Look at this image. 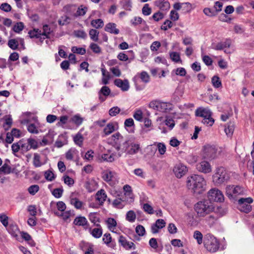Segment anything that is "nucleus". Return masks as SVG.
I'll use <instances>...</instances> for the list:
<instances>
[{"mask_svg":"<svg viewBox=\"0 0 254 254\" xmlns=\"http://www.w3.org/2000/svg\"><path fill=\"white\" fill-rule=\"evenodd\" d=\"M187 185L189 189L196 196L205 190L206 183L202 176L194 174L188 178Z\"/></svg>","mask_w":254,"mask_h":254,"instance_id":"1","label":"nucleus"},{"mask_svg":"<svg viewBox=\"0 0 254 254\" xmlns=\"http://www.w3.org/2000/svg\"><path fill=\"white\" fill-rule=\"evenodd\" d=\"M214 206L207 200L200 201L194 205V209L199 217H204L213 211Z\"/></svg>","mask_w":254,"mask_h":254,"instance_id":"2","label":"nucleus"},{"mask_svg":"<svg viewBox=\"0 0 254 254\" xmlns=\"http://www.w3.org/2000/svg\"><path fill=\"white\" fill-rule=\"evenodd\" d=\"M204 245L207 250L210 252H215L219 248V243L217 239L210 234H207L204 239Z\"/></svg>","mask_w":254,"mask_h":254,"instance_id":"3","label":"nucleus"},{"mask_svg":"<svg viewBox=\"0 0 254 254\" xmlns=\"http://www.w3.org/2000/svg\"><path fill=\"white\" fill-rule=\"evenodd\" d=\"M212 178L213 183L218 186L227 181L229 177L225 169L219 167L216 168V172L213 175Z\"/></svg>","mask_w":254,"mask_h":254,"instance_id":"4","label":"nucleus"},{"mask_svg":"<svg viewBox=\"0 0 254 254\" xmlns=\"http://www.w3.org/2000/svg\"><path fill=\"white\" fill-rule=\"evenodd\" d=\"M218 148L214 145L206 144L203 147L202 158L207 160H212L218 156Z\"/></svg>","mask_w":254,"mask_h":254,"instance_id":"5","label":"nucleus"},{"mask_svg":"<svg viewBox=\"0 0 254 254\" xmlns=\"http://www.w3.org/2000/svg\"><path fill=\"white\" fill-rule=\"evenodd\" d=\"M195 115L203 117V120L202 122L209 126H212L214 123V120L211 117L212 113L208 109L199 108L195 111Z\"/></svg>","mask_w":254,"mask_h":254,"instance_id":"6","label":"nucleus"},{"mask_svg":"<svg viewBox=\"0 0 254 254\" xmlns=\"http://www.w3.org/2000/svg\"><path fill=\"white\" fill-rule=\"evenodd\" d=\"M253 202L251 197L241 198L239 201V209L242 212L248 213L252 210V206L250 205Z\"/></svg>","mask_w":254,"mask_h":254,"instance_id":"7","label":"nucleus"},{"mask_svg":"<svg viewBox=\"0 0 254 254\" xmlns=\"http://www.w3.org/2000/svg\"><path fill=\"white\" fill-rule=\"evenodd\" d=\"M207 197L210 201L222 202L224 197L220 190L216 189L210 190L207 193Z\"/></svg>","mask_w":254,"mask_h":254,"instance_id":"8","label":"nucleus"},{"mask_svg":"<svg viewBox=\"0 0 254 254\" xmlns=\"http://www.w3.org/2000/svg\"><path fill=\"white\" fill-rule=\"evenodd\" d=\"M243 190L239 186H229L226 188V194L230 199L234 198L238 195L241 194Z\"/></svg>","mask_w":254,"mask_h":254,"instance_id":"9","label":"nucleus"},{"mask_svg":"<svg viewBox=\"0 0 254 254\" xmlns=\"http://www.w3.org/2000/svg\"><path fill=\"white\" fill-rule=\"evenodd\" d=\"M196 169L198 171L204 174L210 173L212 171L210 164L206 161H203L197 164Z\"/></svg>","mask_w":254,"mask_h":254,"instance_id":"10","label":"nucleus"},{"mask_svg":"<svg viewBox=\"0 0 254 254\" xmlns=\"http://www.w3.org/2000/svg\"><path fill=\"white\" fill-rule=\"evenodd\" d=\"M114 84L117 87L121 88L123 91H127L129 87V82L127 79L123 80L119 78L116 79L114 80Z\"/></svg>","mask_w":254,"mask_h":254,"instance_id":"11","label":"nucleus"},{"mask_svg":"<svg viewBox=\"0 0 254 254\" xmlns=\"http://www.w3.org/2000/svg\"><path fill=\"white\" fill-rule=\"evenodd\" d=\"M173 171L178 178H181L186 174L187 167L182 164L177 165L174 168Z\"/></svg>","mask_w":254,"mask_h":254,"instance_id":"12","label":"nucleus"},{"mask_svg":"<svg viewBox=\"0 0 254 254\" xmlns=\"http://www.w3.org/2000/svg\"><path fill=\"white\" fill-rule=\"evenodd\" d=\"M112 139L114 141L113 146L117 150H120L121 149V142L123 141V137L119 132H117L112 135Z\"/></svg>","mask_w":254,"mask_h":254,"instance_id":"13","label":"nucleus"},{"mask_svg":"<svg viewBox=\"0 0 254 254\" xmlns=\"http://www.w3.org/2000/svg\"><path fill=\"white\" fill-rule=\"evenodd\" d=\"M116 24L115 23L110 22L106 24L104 30L106 32L117 35L119 33L120 31L118 29L116 28Z\"/></svg>","mask_w":254,"mask_h":254,"instance_id":"14","label":"nucleus"},{"mask_svg":"<svg viewBox=\"0 0 254 254\" xmlns=\"http://www.w3.org/2000/svg\"><path fill=\"white\" fill-rule=\"evenodd\" d=\"M73 224L76 226L83 227L87 226L88 224L86 218L81 216L76 217L73 221Z\"/></svg>","mask_w":254,"mask_h":254,"instance_id":"15","label":"nucleus"},{"mask_svg":"<svg viewBox=\"0 0 254 254\" xmlns=\"http://www.w3.org/2000/svg\"><path fill=\"white\" fill-rule=\"evenodd\" d=\"M231 44L230 39H226L224 42L218 43L214 49L216 50H222L226 48H229Z\"/></svg>","mask_w":254,"mask_h":254,"instance_id":"16","label":"nucleus"},{"mask_svg":"<svg viewBox=\"0 0 254 254\" xmlns=\"http://www.w3.org/2000/svg\"><path fill=\"white\" fill-rule=\"evenodd\" d=\"M96 199L99 202L100 205H102L107 198L105 191L101 189L98 191L96 194Z\"/></svg>","mask_w":254,"mask_h":254,"instance_id":"17","label":"nucleus"},{"mask_svg":"<svg viewBox=\"0 0 254 254\" xmlns=\"http://www.w3.org/2000/svg\"><path fill=\"white\" fill-rule=\"evenodd\" d=\"M235 125L233 122L230 121L225 126V132L228 136L231 137L234 132Z\"/></svg>","mask_w":254,"mask_h":254,"instance_id":"18","label":"nucleus"},{"mask_svg":"<svg viewBox=\"0 0 254 254\" xmlns=\"http://www.w3.org/2000/svg\"><path fill=\"white\" fill-rule=\"evenodd\" d=\"M97 213L96 212H91L89 214L88 218L90 221L94 223L96 226L100 227L101 225L99 223H96V222H100V218L97 217Z\"/></svg>","mask_w":254,"mask_h":254,"instance_id":"19","label":"nucleus"},{"mask_svg":"<svg viewBox=\"0 0 254 254\" xmlns=\"http://www.w3.org/2000/svg\"><path fill=\"white\" fill-rule=\"evenodd\" d=\"M139 78H140L143 82L146 83L149 82L150 79L149 74L146 71H142L138 77L136 75L133 78V81L135 84L136 79Z\"/></svg>","mask_w":254,"mask_h":254,"instance_id":"20","label":"nucleus"},{"mask_svg":"<svg viewBox=\"0 0 254 254\" xmlns=\"http://www.w3.org/2000/svg\"><path fill=\"white\" fill-rule=\"evenodd\" d=\"M83 140V136L80 133H77L73 137L74 143L80 147L82 146Z\"/></svg>","mask_w":254,"mask_h":254,"instance_id":"21","label":"nucleus"},{"mask_svg":"<svg viewBox=\"0 0 254 254\" xmlns=\"http://www.w3.org/2000/svg\"><path fill=\"white\" fill-rule=\"evenodd\" d=\"M130 146L131 148L127 151V153L129 154H136L140 149V146L138 144L131 143Z\"/></svg>","mask_w":254,"mask_h":254,"instance_id":"22","label":"nucleus"},{"mask_svg":"<svg viewBox=\"0 0 254 254\" xmlns=\"http://www.w3.org/2000/svg\"><path fill=\"white\" fill-rule=\"evenodd\" d=\"M91 230V234L92 236L95 238H99L101 237L102 235V229L100 227L94 228L91 230V228L90 229Z\"/></svg>","mask_w":254,"mask_h":254,"instance_id":"23","label":"nucleus"},{"mask_svg":"<svg viewBox=\"0 0 254 254\" xmlns=\"http://www.w3.org/2000/svg\"><path fill=\"white\" fill-rule=\"evenodd\" d=\"M11 172H13L11 168L5 163L0 168V174H9Z\"/></svg>","mask_w":254,"mask_h":254,"instance_id":"24","label":"nucleus"},{"mask_svg":"<svg viewBox=\"0 0 254 254\" xmlns=\"http://www.w3.org/2000/svg\"><path fill=\"white\" fill-rule=\"evenodd\" d=\"M91 25L96 29H99L103 27L104 22L101 19H94L91 21Z\"/></svg>","mask_w":254,"mask_h":254,"instance_id":"25","label":"nucleus"},{"mask_svg":"<svg viewBox=\"0 0 254 254\" xmlns=\"http://www.w3.org/2000/svg\"><path fill=\"white\" fill-rule=\"evenodd\" d=\"M99 32L96 29H92L89 31V34L90 38L94 42H98Z\"/></svg>","mask_w":254,"mask_h":254,"instance_id":"26","label":"nucleus"},{"mask_svg":"<svg viewBox=\"0 0 254 254\" xmlns=\"http://www.w3.org/2000/svg\"><path fill=\"white\" fill-rule=\"evenodd\" d=\"M71 121L77 126H79L82 124L83 119L79 115H75L71 118Z\"/></svg>","mask_w":254,"mask_h":254,"instance_id":"27","label":"nucleus"},{"mask_svg":"<svg viewBox=\"0 0 254 254\" xmlns=\"http://www.w3.org/2000/svg\"><path fill=\"white\" fill-rule=\"evenodd\" d=\"M87 10V8L86 6H84L83 5H80L77 9L75 13H74V15L75 17L79 16H83L84 15Z\"/></svg>","mask_w":254,"mask_h":254,"instance_id":"28","label":"nucleus"},{"mask_svg":"<svg viewBox=\"0 0 254 254\" xmlns=\"http://www.w3.org/2000/svg\"><path fill=\"white\" fill-rule=\"evenodd\" d=\"M70 18L66 15H64L58 20V23L60 25L63 26L70 23Z\"/></svg>","mask_w":254,"mask_h":254,"instance_id":"29","label":"nucleus"},{"mask_svg":"<svg viewBox=\"0 0 254 254\" xmlns=\"http://www.w3.org/2000/svg\"><path fill=\"white\" fill-rule=\"evenodd\" d=\"M213 86L215 88H219L221 86L222 83L219 77L217 75H214L211 80Z\"/></svg>","mask_w":254,"mask_h":254,"instance_id":"30","label":"nucleus"},{"mask_svg":"<svg viewBox=\"0 0 254 254\" xmlns=\"http://www.w3.org/2000/svg\"><path fill=\"white\" fill-rule=\"evenodd\" d=\"M115 130V127L112 123L108 124L104 129L106 135H109Z\"/></svg>","mask_w":254,"mask_h":254,"instance_id":"31","label":"nucleus"},{"mask_svg":"<svg viewBox=\"0 0 254 254\" xmlns=\"http://www.w3.org/2000/svg\"><path fill=\"white\" fill-rule=\"evenodd\" d=\"M136 219V215L132 210L128 211L126 215V219L130 222H133Z\"/></svg>","mask_w":254,"mask_h":254,"instance_id":"32","label":"nucleus"},{"mask_svg":"<svg viewBox=\"0 0 254 254\" xmlns=\"http://www.w3.org/2000/svg\"><path fill=\"white\" fill-rule=\"evenodd\" d=\"M8 46L12 50H16L18 46V41L14 39H10L8 42Z\"/></svg>","mask_w":254,"mask_h":254,"instance_id":"33","label":"nucleus"},{"mask_svg":"<svg viewBox=\"0 0 254 254\" xmlns=\"http://www.w3.org/2000/svg\"><path fill=\"white\" fill-rule=\"evenodd\" d=\"M70 203L73 205L77 209H80L82 207V202L79 201L76 198H72L70 199Z\"/></svg>","mask_w":254,"mask_h":254,"instance_id":"34","label":"nucleus"},{"mask_svg":"<svg viewBox=\"0 0 254 254\" xmlns=\"http://www.w3.org/2000/svg\"><path fill=\"white\" fill-rule=\"evenodd\" d=\"M193 238L197 240L198 244H201L202 243L203 236L200 232L199 231H195L193 234Z\"/></svg>","mask_w":254,"mask_h":254,"instance_id":"35","label":"nucleus"},{"mask_svg":"<svg viewBox=\"0 0 254 254\" xmlns=\"http://www.w3.org/2000/svg\"><path fill=\"white\" fill-rule=\"evenodd\" d=\"M170 56L173 61L175 62L176 63L179 62H182V60L179 53L175 52H171L170 53Z\"/></svg>","mask_w":254,"mask_h":254,"instance_id":"36","label":"nucleus"},{"mask_svg":"<svg viewBox=\"0 0 254 254\" xmlns=\"http://www.w3.org/2000/svg\"><path fill=\"white\" fill-rule=\"evenodd\" d=\"M108 225V227L110 230L117 226V222L116 220L112 218H109L106 221Z\"/></svg>","mask_w":254,"mask_h":254,"instance_id":"37","label":"nucleus"},{"mask_svg":"<svg viewBox=\"0 0 254 254\" xmlns=\"http://www.w3.org/2000/svg\"><path fill=\"white\" fill-rule=\"evenodd\" d=\"M33 165L36 167H39L42 165V163L40 161V156L37 153L34 154Z\"/></svg>","mask_w":254,"mask_h":254,"instance_id":"38","label":"nucleus"},{"mask_svg":"<svg viewBox=\"0 0 254 254\" xmlns=\"http://www.w3.org/2000/svg\"><path fill=\"white\" fill-rule=\"evenodd\" d=\"M24 28V24L22 22H17L13 27V31L17 33H20Z\"/></svg>","mask_w":254,"mask_h":254,"instance_id":"39","label":"nucleus"},{"mask_svg":"<svg viewBox=\"0 0 254 254\" xmlns=\"http://www.w3.org/2000/svg\"><path fill=\"white\" fill-rule=\"evenodd\" d=\"M113 177V176L111 171H106V172H104L102 177L105 181L108 182L112 180Z\"/></svg>","mask_w":254,"mask_h":254,"instance_id":"40","label":"nucleus"},{"mask_svg":"<svg viewBox=\"0 0 254 254\" xmlns=\"http://www.w3.org/2000/svg\"><path fill=\"white\" fill-rule=\"evenodd\" d=\"M71 51L73 53H77L78 54H80L81 55H83L86 53L85 49H84L83 48H78L75 46L72 47Z\"/></svg>","mask_w":254,"mask_h":254,"instance_id":"41","label":"nucleus"},{"mask_svg":"<svg viewBox=\"0 0 254 254\" xmlns=\"http://www.w3.org/2000/svg\"><path fill=\"white\" fill-rule=\"evenodd\" d=\"M55 214L57 216H62L64 220L68 219L70 216V213L69 211L62 212L61 213L56 211L55 212Z\"/></svg>","mask_w":254,"mask_h":254,"instance_id":"42","label":"nucleus"},{"mask_svg":"<svg viewBox=\"0 0 254 254\" xmlns=\"http://www.w3.org/2000/svg\"><path fill=\"white\" fill-rule=\"evenodd\" d=\"M39 190V187L37 185H33L30 186L28 190L30 194L32 195H34L36 192H37Z\"/></svg>","mask_w":254,"mask_h":254,"instance_id":"43","label":"nucleus"},{"mask_svg":"<svg viewBox=\"0 0 254 254\" xmlns=\"http://www.w3.org/2000/svg\"><path fill=\"white\" fill-rule=\"evenodd\" d=\"M213 211L216 213H219L220 215L222 216L226 213L227 210L226 208H223L221 206H216L214 207Z\"/></svg>","mask_w":254,"mask_h":254,"instance_id":"44","label":"nucleus"},{"mask_svg":"<svg viewBox=\"0 0 254 254\" xmlns=\"http://www.w3.org/2000/svg\"><path fill=\"white\" fill-rule=\"evenodd\" d=\"M74 35L76 37L85 39L87 37V34L83 30H75Z\"/></svg>","mask_w":254,"mask_h":254,"instance_id":"45","label":"nucleus"},{"mask_svg":"<svg viewBox=\"0 0 254 254\" xmlns=\"http://www.w3.org/2000/svg\"><path fill=\"white\" fill-rule=\"evenodd\" d=\"M152 11L151 8L149 7L148 3L144 5L142 9V14L144 15H149L151 14Z\"/></svg>","mask_w":254,"mask_h":254,"instance_id":"46","label":"nucleus"},{"mask_svg":"<svg viewBox=\"0 0 254 254\" xmlns=\"http://www.w3.org/2000/svg\"><path fill=\"white\" fill-rule=\"evenodd\" d=\"M111 93V90L106 86H103L99 92V94L103 95L105 96H108Z\"/></svg>","mask_w":254,"mask_h":254,"instance_id":"47","label":"nucleus"},{"mask_svg":"<svg viewBox=\"0 0 254 254\" xmlns=\"http://www.w3.org/2000/svg\"><path fill=\"white\" fill-rule=\"evenodd\" d=\"M135 232L139 236H143L145 234V230L143 226L138 225L136 227Z\"/></svg>","mask_w":254,"mask_h":254,"instance_id":"48","label":"nucleus"},{"mask_svg":"<svg viewBox=\"0 0 254 254\" xmlns=\"http://www.w3.org/2000/svg\"><path fill=\"white\" fill-rule=\"evenodd\" d=\"M45 177L47 181H52L55 178L54 173L50 170H48L45 172Z\"/></svg>","mask_w":254,"mask_h":254,"instance_id":"49","label":"nucleus"},{"mask_svg":"<svg viewBox=\"0 0 254 254\" xmlns=\"http://www.w3.org/2000/svg\"><path fill=\"white\" fill-rule=\"evenodd\" d=\"M63 191L62 188H57L53 190L52 194L55 197L60 198L62 196Z\"/></svg>","mask_w":254,"mask_h":254,"instance_id":"50","label":"nucleus"},{"mask_svg":"<svg viewBox=\"0 0 254 254\" xmlns=\"http://www.w3.org/2000/svg\"><path fill=\"white\" fill-rule=\"evenodd\" d=\"M143 209L144 211L149 214L154 213V210L153 207L148 203H145L143 204Z\"/></svg>","mask_w":254,"mask_h":254,"instance_id":"51","label":"nucleus"},{"mask_svg":"<svg viewBox=\"0 0 254 254\" xmlns=\"http://www.w3.org/2000/svg\"><path fill=\"white\" fill-rule=\"evenodd\" d=\"M90 48L95 53L99 54L101 52L100 47L97 44L92 43L90 45Z\"/></svg>","mask_w":254,"mask_h":254,"instance_id":"52","label":"nucleus"},{"mask_svg":"<svg viewBox=\"0 0 254 254\" xmlns=\"http://www.w3.org/2000/svg\"><path fill=\"white\" fill-rule=\"evenodd\" d=\"M203 12L205 15L207 16L212 17L213 16H215L217 14V12H216V10H213L212 9H211L209 8H205L203 9Z\"/></svg>","mask_w":254,"mask_h":254,"instance_id":"53","label":"nucleus"},{"mask_svg":"<svg viewBox=\"0 0 254 254\" xmlns=\"http://www.w3.org/2000/svg\"><path fill=\"white\" fill-rule=\"evenodd\" d=\"M28 145H30V149H37L38 148V142L33 138H29L27 140Z\"/></svg>","mask_w":254,"mask_h":254,"instance_id":"54","label":"nucleus"},{"mask_svg":"<svg viewBox=\"0 0 254 254\" xmlns=\"http://www.w3.org/2000/svg\"><path fill=\"white\" fill-rule=\"evenodd\" d=\"M114 154H112L111 155H109L108 154H103L102 155V158L104 161H106L109 162H112L114 160Z\"/></svg>","mask_w":254,"mask_h":254,"instance_id":"55","label":"nucleus"},{"mask_svg":"<svg viewBox=\"0 0 254 254\" xmlns=\"http://www.w3.org/2000/svg\"><path fill=\"white\" fill-rule=\"evenodd\" d=\"M120 111L121 110L118 107H114L110 109L109 113L111 116H116Z\"/></svg>","mask_w":254,"mask_h":254,"instance_id":"56","label":"nucleus"},{"mask_svg":"<svg viewBox=\"0 0 254 254\" xmlns=\"http://www.w3.org/2000/svg\"><path fill=\"white\" fill-rule=\"evenodd\" d=\"M123 6L127 10H130L132 7L130 0H124L123 2Z\"/></svg>","mask_w":254,"mask_h":254,"instance_id":"57","label":"nucleus"},{"mask_svg":"<svg viewBox=\"0 0 254 254\" xmlns=\"http://www.w3.org/2000/svg\"><path fill=\"white\" fill-rule=\"evenodd\" d=\"M103 241L107 245H109L112 241V237L110 233H106L104 235L103 237Z\"/></svg>","mask_w":254,"mask_h":254,"instance_id":"58","label":"nucleus"},{"mask_svg":"<svg viewBox=\"0 0 254 254\" xmlns=\"http://www.w3.org/2000/svg\"><path fill=\"white\" fill-rule=\"evenodd\" d=\"M133 118L138 121H142V112L141 110H137L133 115Z\"/></svg>","mask_w":254,"mask_h":254,"instance_id":"59","label":"nucleus"},{"mask_svg":"<svg viewBox=\"0 0 254 254\" xmlns=\"http://www.w3.org/2000/svg\"><path fill=\"white\" fill-rule=\"evenodd\" d=\"M119 242L121 244V245L125 249H127V245H128V242L126 239L125 237L121 235L120 236L119 239Z\"/></svg>","mask_w":254,"mask_h":254,"instance_id":"60","label":"nucleus"},{"mask_svg":"<svg viewBox=\"0 0 254 254\" xmlns=\"http://www.w3.org/2000/svg\"><path fill=\"white\" fill-rule=\"evenodd\" d=\"M27 129L29 132L32 133H37L38 130L34 124H30L27 127Z\"/></svg>","mask_w":254,"mask_h":254,"instance_id":"61","label":"nucleus"},{"mask_svg":"<svg viewBox=\"0 0 254 254\" xmlns=\"http://www.w3.org/2000/svg\"><path fill=\"white\" fill-rule=\"evenodd\" d=\"M158 151L161 155H163L166 151L165 145L163 143H159L157 144Z\"/></svg>","mask_w":254,"mask_h":254,"instance_id":"62","label":"nucleus"},{"mask_svg":"<svg viewBox=\"0 0 254 254\" xmlns=\"http://www.w3.org/2000/svg\"><path fill=\"white\" fill-rule=\"evenodd\" d=\"M182 9L185 13L189 12L191 9V5L189 2L182 3Z\"/></svg>","mask_w":254,"mask_h":254,"instance_id":"63","label":"nucleus"},{"mask_svg":"<svg viewBox=\"0 0 254 254\" xmlns=\"http://www.w3.org/2000/svg\"><path fill=\"white\" fill-rule=\"evenodd\" d=\"M8 217L4 214H0V221L2 225L6 227L8 224Z\"/></svg>","mask_w":254,"mask_h":254,"instance_id":"64","label":"nucleus"}]
</instances>
